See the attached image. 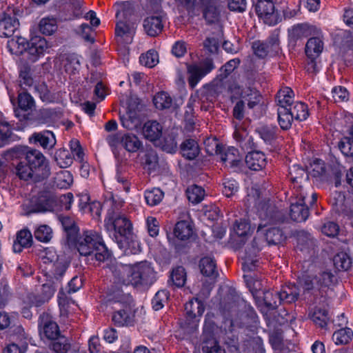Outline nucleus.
<instances>
[{"label":"nucleus","mask_w":353,"mask_h":353,"mask_svg":"<svg viewBox=\"0 0 353 353\" xmlns=\"http://www.w3.org/2000/svg\"><path fill=\"white\" fill-rule=\"evenodd\" d=\"M110 270L114 277V283L118 285L134 286L152 284L156 280V272L152 264L141 261L134 265L117 263Z\"/></svg>","instance_id":"obj_1"},{"label":"nucleus","mask_w":353,"mask_h":353,"mask_svg":"<svg viewBox=\"0 0 353 353\" xmlns=\"http://www.w3.org/2000/svg\"><path fill=\"white\" fill-rule=\"evenodd\" d=\"M123 201L115 198L111 193L105 196L103 206L107 210V215L104 220V225L109 232H114L117 241L119 239L126 240L128 236H130L132 224L130 221L119 210L123 205Z\"/></svg>","instance_id":"obj_2"},{"label":"nucleus","mask_w":353,"mask_h":353,"mask_svg":"<svg viewBox=\"0 0 353 353\" xmlns=\"http://www.w3.org/2000/svg\"><path fill=\"white\" fill-rule=\"evenodd\" d=\"M75 247L82 256H91L94 252L95 259L99 262L105 261L110 256L101 233L95 230L83 231L77 238Z\"/></svg>","instance_id":"obj_3"},{"label":"nucleus","mask_w":353,"mask_h":353,"mask_svg":"<svg viewBox=\"0 0 353 353\" xmlns=\"http://www.w3.org/2000/svg\"><path fill=\"white\" fill-rule=\"evenodd\" d=\"M12 157L24 156L28 163L34 172V182L41 181L50 175L49 162L46 157L37 150H29L28 148L15 147L11 149Z\"/></svg>","instance_id":"obj_4"},{"label":"nucleus","mask_w":353,"mask_h":353,"mask_svg":"<svg viewBox=\"0 0 353 353\" xmlns=\"http://www.w3.org/2000/svg\"><path fill=\"white\" fill-rule=\"evenodd\" d=\"M310 271L304 272L299 276L298 283L305 292L312 294H322L329 289L336 280L335 276L331 271H320L316 274Z\"/></svg>","instance_id":"obj_5"},{"label":"nucleus","mask_w":353,"mask_h":353,"mask_svg":"<svg viewBox=\"0 0 353 353\" xmlns=\"http://www.w3.org/2000/svg\"><path fill=\"white\" fill-rule=\"evenodd\" d=\"M248 201L254 200V205L257 204V212L261 223L258 226V232L268 225V223H274L283 222L284 221V215L279 211L276 208L268 202L256 203V199L251 194H248Z\"/></svg>","instance_id":"obj_6"},{"label":"nucleus","mask_w":353,"mask_h":353,"mask_svg":"<svg viewBox=\"0 0 353 353\" xmlns=\"http://www.w3.org/2000/svg\"><path fill=\"white\" fill-rule=\"evenodd\" d=\"M293 194L297 199L296 203H293L290 207V216L292 220L296 222L305 221L309 216V209L304 201L307 192L301 186L295 187V191Z\"/></svg>","instance_id":"obj_7"},{"label":"nucleus","mask_w":353,"mask_h":353,"mask_svg":"<svg viewBox=\"0 0 353 353\" xmlns=\"http://www.w3.org/2000/svg\"><path fill=\"white\" fill-rule=\"evenodd\" d=\"M216 327L214 323L209 317V314L206 315L205 323L203 325V351L205 353H225L214 338V334Z\"/></svg>","instance_id":"obj_8"},{"label":"nucleus","mask_w":353,"mask_h":353,"mask_svg":"<svg viewBox=\"0 0 353 353\" xmlns=\"http://www.w3.org/2000/svg\"><path fill=\"white\" fill-rule=\"evenodd\" d=\"M57 200L49 192H41L30 200V212L43 213L52 212L56 209Z\"/></svg>","instance_id":"obj_9"},{"label":"nucleus","mask_w":353,"mask_h":353,"mask_svg":"<svg viewBox=\"0 0 353 353\" xmlns=\"http://www.w3.org/2000/svg\"><path fill=\"white\" fill-rule=\"evenodd\" d=\"M255 9L259 17L268 26H274L279 22V14L272 0H259Z\"/></svg>","instance_id":"obj_10"},{"label":"nucleus","mask_w":353,"mask_h":353,"mask_svg":"<svg viewBox=\"0 0 353 353\" xmlns=\"http://www.w3.org/2000/svg\"><path fill=\"white\" fill-rule=\"evenodd\" d=\"M214 69V65L211 59L205 60L199 65L196 64L188 65V72L189 74L188 83L190 86L194 88L202 78Z\"/></svg>","instance_id":"obj_11"},{"label":"nucleus","mask_w":353,"mask_h":353,"mask_svg":"<svg viewBox=\"0 0 353 353\" xmlns=\"http://www.w3.org/2000/svg\"><path fill=\"white\" fill-rule=\"evenodd\" d=\"M323 41L319 37V34L312 37L307 41L305 45V54L310 59L307 67L308 72H316V63L314 59L321 54L323 50Z\"/></svg>","instance_id":"obj_12"},{"label":"nucleus","mask_w":353,"mask_h":353,"mask_svg":"<svg viewBox=\"0 0 353 353\" xmlns=\"http://www.w3.org/2000/svg\"><path fill=\"white\" fill-rule=\"evenodd\" d=\"M254 54L260 59H265L268 55L278 53L279 41L275 37H270L265 41H255L252 46Z\"/></svg>","instance_id":"obj_13"},{"label":"nucleus","mask_w":353,"mask_h":353,"mask_svg":"<svg viewBox=\"0 0 353 353\" xmlns=\"http://www.w3.org/2000/svg\"><path fill=\"white\" fill-rule=\"evenodd\" d=\"M236 93L239 95L242 101L250 109H253L259 105L262 100V96L259 90L251 85L239 86L236 88Z\"/></svg>","instance_id":"obj_14"},{"label":"nucleus","mask_w":353,"mask_h":353,"mask_svg":"<svg viewBox=\"0 0 353 353\" xmlns=\"http://www.w3.org/2000/svg\"><path fill=\"white\" fill-rule=\"evenodd\" d=\"M50 46L47 41L41 37H35L28 41L27 52L29 54V59L32 62L37 61L41 57L48 52Z\"/></svg>","instance_id":"obj_15"},{"label":"nucleus","mask_w":353,"mask_h":353,"mask_svg":"<svg viewBox=\"0 0 353 353\" xmlns=\"http://www.w3.org/2000/svg\"><path fill=\"white\" fill-rule=\"evenodd\" d=\"M220 159L225 167L240 170L243 165V156L239 151L234 147H228L223 150L220 154Z\"/></svg>","instance_id":"obj_16"},{"label":"nucleus","mask_w":353,"mask_h":353,"mask_svg":"<svg viewBox=\"0 0 353 353\" xmlns=\"http://www.w3.org/2000/svg\"><path fill=\"white\" fill-rule=\"evenodd\" d=\"M199 4L203 8V17L207 23L212 24L219 21L221 11L216 0H199Z\"/></svg>","instance_id":"obj_17"},{"label":"nucleus","mask_w":353,"mask_h":353,"mask_svg":"<svg viewBox=\"0 0 353 353\" xmlns=\"http://www.w3.org/2000/svg\"><path fill=\"white\" fill-rule=\"evenodd\" d=\"M135 33L134 25H130L125 21L119 20L115 28V36L117 41L121 44H129L132 43Z\"/></svg>","instance_id":"obj_18"},{"label":"nucleus","mask_w":353,"mask_h":353,"mask_svg":"<svg viewBox=\"0 0 353 353\" xmlns=\"http://www.w3.org/2000/svg\"><path fill=\"white\" fill-rule=\"evenodd\" d=\"M289 33L292 39L298 40L310 36L318 35L320 34V29L309 23H299L294 26Z\"/></svg>","instance_id":"obj_19"},{"label":"nucleus","mask_w":353,"mask_h":353,"mask_svg":"<svg viewBox=\"0 0 353 353\" xmlns=\"http://www.w3.org/2000/svg\"><path fill=\"white\" fill-rule=\"evenodd\" d=\"M245 161L249 169L255 171L263 170L268 163L265 154L261 151L249 152L245 156Z\"/></svg>","instance_id":"obj_20"},{"label":"nucleus","mask_w":353,"mask_h":353,"mask_svg":"<svg viewBox=\"0 0 353 353\" xmlns=\"http://www.w3.org/2000/svg\"><path fill=\"white\" fill-rule=\"evenodd\" d=\"M112 320L117 326L131 325L134 321V314L130 307L128 305L123 309L116 311L112 317Z\"/></svg>","instance_id":"obj_21"},{"label":"nucleus","mask_w":353,"mask_h":353,"mask_svg":"<svg viewBox=\"0 0 353 353\" xmlns=\"http://www.w3.org/2000/svg\"><path fill=\"white\" fill-rule=\"evenodd\" d=\"M143 28L148 35L157 36L161 32L163 28L162 17L159 15L148 17L143 21Z\"/></svg>","instance_id":"obj_22"},{"label":"nucleus","mask_w":353,"mask_h":353,"mask_svg":"<svg viewBox=\"0 0 353 353\" xmlns=\"http://www.w3.org/2000/svg\"><path fill=\"white\" fill-rule=\"evenodd\" d=\"M32 138L35 143H38L46 150L53 148L57 143L54 134L49 130L34 133Z\"/></svg>","instance_id":"obj_23"},{"label":"nucleus","mask_w":353,"mask_h":353,"mask_svg":"<svg viewBox=\"0 0 353 353\" xmlns=\"http://www.w3.org/2000/svg\"><path fill=\"white\" fill-rule=\"evenodd\" d=\"M121 125L129 130H135L141 125V119L135 110L128 109L120 114Z\"/></svg>","instance_id":"obj_24"},{"label":"nucleus","mask_w":353,"mask_h":353,"mask_svg":"<svg viewBox=\"0 0 353 353\" xmlns=\"http://www.w3.org/2000/svg\"><path fill=\"white\" fill-rule=\"evenodd\" d=\"M185 310L187 318L194 319V322H198L197 317H200L204 312L205 307L202 301L198 298L190 300L185 305Z\"/></svg>","instance_id":"obj_25"},{"label":"nucleus","mask_w":353,"mask_h":353,"mask_svg":"<svg viewBox=\"0 0 353 353\" xmlns=\"http://www.w3.org/2000/svg\"><path fill=\"white\" fill-rule=\"evenodd\" d=\"M14 157L20 158L19 162L15 167L16 175L21 180L34 182V172L30 165L26 163V159L24 156L19 155Z\"/></svg>","instance_id":"obj_26"},{"label":"nucleus","mask_w":353,"mask_h":353,"mask_svg":"<svg viewBox=\"0 0 353 353\" xmlns=\"http://www.w3.org/2000/svg\"><path fill=\"white\" fill-rule=\"evenodd\" d=\"M163 128L157 121H148L143 126L144 137L151 141H156L162 134Z\"/></svg>","instance_id":"obj_27"},{"label":"nucleus","mask_w":353,"mask_h":353,"mask_svg":"<svg viewBox=\"0 0 353 353\" xmlns=\"http://www.w3.org/2000/svg\"><path fill=\"white\" fill-rule=\"evenodd\" d=\"M33 242L32 234L28 229L24 228L17 232V239L13 245L14 252H20L22 248H29Z\"/></svg>","instance_id":"obj_28"},{"label":"nucleus","mask_w":353,"mask_h":353,"mask_svg":"<svg viewBox=\"0 0 353 353\" xmlns=\"http://www.w3.org/2000/svg\"><path fill=\"white\" fill-rule=\"evenodd\" d=\"M19 25V21L14 17H5L0 20V37H11L17 29Z\"/></svg>","instance_id":"obj_29"},{"label":"nucleus","mask_w":353,"mask_h":353,"mask_svg":"<svg viewBox=\"0 0 353 353\" xmlns=\"http://www.w3.org/2000/svg\"><path fill=\"white\" fill-rule=\"evenodd\" d=\"M280 302L291 303L296 301L299 296V288L294 284L282 287L279 291Z\"/></svg>","instance_id":"obj_30"},{"label":"nucleus","mask_w":353,"mask_h":353,"mask_svg":"<svg viewBox=\"0 0 353 353\" xmlns=\"http://www.w3.org/2000/svg\"><path fill=\"white\" fill-rule=\"evenodd\" d=\"M180 150L183 157L189 160L195 159L200 152L197 142L191 139L185 140L181 144Z\"/></svg>","instance_id":"obj_31"},{"label":"nucleus","mask_w":353,"mask_h":353,"mask_svg":"<svg viewBox=\"0 0 353 353\" xmlns=\"http://www.w3.org/2000/svg\"><path fill=\"white\" fill-rule=\"evenodd\" d=\"M28 41L22 37L12 38L8 41L7 48L8 51L15 55L22 54L27 51Z\"/></svg>","instance_id":"obj_32"},{"label":"nucleus","mask_w":353,"mask_h":353,"mask_svg":"<svg viewBox=\"0 0 353 353\" xmlns=\"http://www.w3.org/2000/svg\"><path fill=\"white\" fill-rule=\"evenodd\" d=\"M294 92L290 88L285 87L281 89L276 96L278 108H291L294 103Z\"/></svg>","instance_id":"obj_33"},{"label":"nucleus","mask_w":353,"mask_h":353,"mask_svg":"<svg viewBox=\"0 0 353 353\" xmlns=\"http://www.w3.org/2000/svg\"><path fill=\"white\" fill-rule=\"evenodd\" d=\"M117 243L121 249H123L128 254H136L141 250L139 241L132 234L127 236L125 241L123 239L118 240Z\"/></svg>","instance_id":"obj_34"},{"label":"nucleus","mask_w":353,"mask_h":353,"mask_svg":"<svg viewBox=\"0 0 353 353\" xmlns=\"http://www.w3.org/2000/svg\"><path fill=\"white\" fill-rule=\"evenodd\" d=\"M278 123L281 129L287 130L292 126V122L295 120L292 113L290 108H278Z\"/></svg>","instance_id":"obj_35"},{"label":"nucleus","mask_w":353,"mask_h":353,"mask_svg":"<svg viewBox=\"0 0 353 353\" xmlns=\"http://www.w3.org/2000/svg\"><path fill=\"white\" fill-rule=\"evenodd\" d=\"M174 234L180 240L188 239L193 234V228L188 221H181L176 223Z\"/></svg>","instance_id":"obj_36"},{"label":"nucleus","mask_w":353,"mask_h":353,"mask_svg":"<svg viewBox=\"0 0 353 353\" xmlns=\"http://www.w3.org/2000/svg\"><path fill=\"white\" fill-rule=\"evenodd\" d=\"M34 236L38 241L48 243L52 239L53 231L48 225H38L34 227Z\"/></svg>","instance_id":"obj_37"},{"label":"nucleus","mask_w":353,"mask_h":353,"mask_svg":"<svg viewBox=\"0 0 353 353\" xmlns=\"http://www.w3.org/2000/svg\"><path fill=\"white\" fill-rule=\"evenodd\" d=\"M199 268L203 275L208 277H216L218 275L216 263L213 258L203 257L200 260Z\"/></svg>","instance_id":"obj_38"},{"label":"nucleus","mask_w":353,"mask_h":353,"mask_svg":"<svg viewBox=\"0 0 353 353\" xmlns=\"http://www.w3.org/2000/svg\"><path fill=\"white\" fill-rule=\"evenodd\" d=\"M122 147L129 152H137L142 147L139 137L131 133L123 134Z\"/></svg>","instance_id":"obj_39"},{"label":"nucleus","mask_w":353,"mask_h":353,"mask_svg":"<svg viewBox=\"0 0 353 353\" xmlns=\"http://www.w3.org/2000/svg\"><path fill=\"white\" fill-rule=\"evenodd\" d=\"M287 238L285 233L279 228H270L266 230L265 239L268 244L276 245L283 242Z\"/></svg>","instance_id":"obj_40"},{"label":"nucleus","mask_w":353,"mask_h":353,"mask_svg":"<svg viewBox=\"0 0 353 353\" xmlns=\"http://www.w3.org/2000/svg\"><path fill=\"white\" fill-rule=\"evenodd\" d=\"M263 294L262 301L268 310H274L281 304L279 291L268 290ZM256 302L261 305V301L256 300Z\"/></svg>","instance_id":"obj_41"},{"label":"nucleus","mask_w":353,"mask_h":353,"mask_svg":"<svg viewBox=\"0 0 353 353\" xmlns=\"http://www.w3.org/2000/svg\"><path fill=\"white\" fill-rule=\"evenodd\" d=\"M352 338L353 331L349 327L335 331L332 335V340L337 345L347 344L352 341Z\"/></svg>","instance_id":"obj_42"},{"label":"nucleus","mask_w":353,"mask_h":353,"mask_svg":"<svg viewBox=\"0 0 353 353\" xmlns=\"http://www.w3.org/2000/svg\"><path fill=\"white\" fill-rule=\"evenodd\" d=\"M312 321L321 328H326L330 321L328 312L325 309L315 308L310 314Z\"/></svg>","instance_id":"obj_43"},{"label":"nucleus","mask_w":353,"mask_h":353,"mask_svg":"<svg viewBox=\"0 0 353 353\" xmlns=\"http://www.w3.org/2000/svg\"><path fill=\"white\" fill-rule=\"evenodd\" d=\"M73 183V176L70 172L62 170L58 172L54 179V183L58 188L68 189Z\"/></svg>","instance_id":"obj_44"},{"label":"nucleus","mask_w":353,"mask_h":353,"mask_svg":"<svg viewBox=\"0 0 353 353\" xmlns=\"http://www.w3.org/2000/svg\"><path fill=\"white\" fill-rule=\"evenodd\" d=\"M295 120L305 121L309 116V110L307 105L303 102L296 101L290 108Z\"/></svg>","instance_id":"obj_45"},{"label":"nucleus","mask_w":353,"mask_h":353,"mask_svg":"<svg viewBox=\"0 0 353 353\" xmlns=\"http://www.w3.org/2000/svg\"><path fill=\"white\" fill-rule=\"evenodd\" d=\"M155 107L159 110L170 108L172 104V99L164 91L157 92L153 97Z\"/></svg>","instance_id":"obj_46"},{"label":"nucleus","mask_w":353,"mask_h":353,"mask_svg":"<svg viewBox=\"0 0 353 353\" xmlns=\"http://www.w3.org/2000/svg\"><path fill=\"white\" fill-rule=\"evenodd\" d=\"M164 196V193L159 188L146 190L144 197L146 203L150 206H154L161 203Z\"/></svg>","instance_id":"obj_47"},{"label":"nucleus","mask_w":353,"mask_h":353,"mask_svg":"<svg viewBox=\"0 0 353 353\" xmlns=\"http://www.w3.org/2000/svg\"><path fill=\"white\" fill-rule=\"evenodd\" d=\"M186 194L188 200L191 203L197 204L204 199L205 190L201 186L193 185L187 189Z\"/></svg>","instance_id":"obj_48"},{"label":"nucleus","mask_w":353,"mask_h":353,"mask_svg":"<svg viewBox=\"0 0 353 353\" xmlns=\"http://www.w3.org/2000/svg\"><path fill=\"white\" fill-rule=\"evenodd\" d=\"M54 160L60 168H68L73 163V157L70 152L65 149H59L56 151Z\"/></svg>","instance_id":"obj_49"},{"label":"nucleus","mask_w":353,"mask_h":353,"mask_svg":"<svg viewBox=\"0 0 353 353\" xmlns=\"http://www.w3.org/2000/svg\"><path fill=\"white\" fill-rule=\"evenodd\" d=\"M18 105L22 111H32L35 107V102L29 93L23 92L18 95Z\"/></svg>","instance_id":"obj_50"},{"label":"nucleus","mask_w":353,"mask_h":353,"mask_svg":"<svg viewBox=\"0 0 353 353\" xmlns=\"http://www.w3.org/2000/svg\"><path fill=\"white\" fill-rule=\"evenodd\" d=\"M83 198L85 200V205H82L81 203L79 204L80 210L83 212H90L93 216H99L101 209H105L103 206V204L101 205L99 202L88 203L89 197L88 195H84Z\"/></svg>","instance_id":"obj_51"},{"label":"nucleus","mask_w":353,"mask_h":353,"mask_svg":"<svg viewBox=\"0 0 353 353\" xmlns=\"http://www.w3.org/2000/svg\"><path fill=\"white\" fill-rule=\"evenodd\" d=\"M333 263L339 270H347L352 265L350 256L345 252L338 253L334 256Z\"/></svg>","instance_id":"obj_52"},{"label":"nucleus","mask_w":353,"mask_h":353,"mask_svg":"<svg viewBox=\"0 0 353 353\" xmlns=\"http://www.w3.org/2000/svg\"><path fill=\"white\" fill-rule=\"evenodd\" d=\"M289 174L290 179L294 184L293 192L295 191V187L298 188L299 186H301L303 189V187L301 185V180L303 179L305 170L301 167L294 165L290 168Z\"/></svg>","instance_id":"obj_53"},{"label":"nucleus","mask_w":353,"mask_h":353,"mask_svg":"<svg viewBox=\"0 0 353 353\" xmlns=\"http://www.w3.org/2000/svg\"><path fill=\"white\" fill-rule=\"evenodd\" d=\"M141 65L148 68H153L159 63V55L154 50H148L145 54H142L139 57Z\"/></svg>","instance_id":"obj_54"},{"label":"nucleus","mask_w":353,"mask_h":353,"mask_svg":"<svg viewBox=\"0 0 353 353\" xmlns=\"http://www.w3.org/2000/svg\"><path fill=\"white\" fill-rule=\"evenodd\" d=\"M259 248H253V256L248 254L246 252L241 253V257L243 260L242 268L245 272L252 271L256 267L257 260L255 259V254L259 251Z\"/></svg>","instance_id":"obj_55"},{"label":"nucleus","mask_w":353,"mask_h":353,"mask_svg":"<svg viewBox=\"0 0 353 353\" xmlns=\"http://www.w3.org/2000/svg\"><path fill=\"white\" fill-rule=\"evenodd\" d=\"M254 228H252L250 224L245 219L236 221L234 225V230L236 234L241 237H245L253 232Z\"/></svg>","instance_id":"obj_56"},{"label":"nucleus","mask_w":353,"mask_h":353,"mask_svg":"<svg viewBox=\"0 0 353 353\" xmlns=\"http://www.w3.org/2000/svg\"><path fill=\"white\" fill-rule=\"evenodd\" d=\"M60 332L57 324L52 321L43 323V334L50 340H55L59 336Z\"/></svg>","instance_id":"obj_57"},{"label":"nucleus","mask_w":353,"mask_h":353,"mask_svg":"<svg viewBox=\"0 0 353 353\" xmlns=\"http://www.w3.org/2000/svg\"><path fill=\"white\" fill-rule=\"evenodd\" d=\"M39 30L43 34L50 35L54 33L57 28V21L54 18H43L39 25Z\"/></svg>","instance_id":"obj_58"},{"label":"nucleus","mask_w":353,"mask_h":353,"mask_svg":"<svg viewBox=\"0 0 353 353\" xmlns=\"http://www.w3.org/2000/svg\"><path fill=\"white\" fill-rule=\"evenodd\" d=\"M169 298V292L163 290L158 291L152 300V307L154 310H159L164 306Z\"/></svg>","instance_id":"obj_59"},{"label":"nucleus","mask_w":353,"mask_h":353,"mask_svg":"<svg viewBox=\"0 0 353 353\" xmlns=\"http://www.w3.org/2000/svg\"><path fill=\"white\" fill-rule=\"evenodd\" d=\"M30 67L28 65H23L19 70V79L21 85L25 87H31L33 85L34 80L31 76Z\"/></svg>","instance_id":"obj_60"},{"label":"nucleus","mask_w":353,"mask_h":353,"mask_svg":"<svg viewBox=\"0 0 353 353\" xmlns=\"http://www.w3.org/2000/svg\"><path fill=\"white\" fill-rule=\"evenodd\" d=\"M171 279L176 286H183L186 281L185 269L181 266L174 268L171 274Z\"/></svg>","instance_id":"obj_61"},{"label":"nucleus","mask_w":353,"mask_h":353,"mask_svg":"<svg viewBox=\"0 0 353 353\" xmlns=\"http://www.w3.org/2000/svg\"><path fill=\"white\" fill-rule=\"evenodd\" d=\"M205 151L209 155L217 154L219 155L223 151V148L219 144V141L214 138H208L205 142Z\"/></svg>","instance_id":"obj_62"},{"label":"nucleus","mask_w":353,"mask_h":353,"mask_svg":"<svg viewBox=\"0 0 353 353\" xmlns=\"http://www.w3.org/2000/svg\"><path fill=\"white\" fill-rule=\"evenodd\" d=\"M261 138L266 143H270L276 137V128L263 126L258 130Z\"/></svg>","instance_id":"obj_63"},{"label":"nucleus","mask_w":353,"mask_h":353,"mask_svg":"<svg viewBox=\"0 0 353 353\" xmlns=\"http://www.w3.org/2000/svg\"><path fill=\"white\" fill-rule=\"evenodd\" d=\"M339 148L341 152L347 157H353V140L349 137L343 138Z\"/></svg>","instance_id":"obj_64"}]
</instances>
